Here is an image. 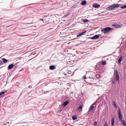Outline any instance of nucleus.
Returning a JSON list of instances; mask_svg holds the SVG:
<instances>
[{
    "label": "nucleus",
    "instance_id": "f257e3e1",
    "mask_svg": "<svg viewBox=\"0 0 126 126\" xmlns=\"http://www.w3.org/2000/svg\"><path fill=\"white\" fill-rule=\"evenodd\" d=\"M120 6L119 4H116L112 5L107 7V9L111 11L115 8H118Z\"/></svg>",
    "mask_w": 126,
    "mask_h": 126
},
{
    "label": "nucleus",
    "instance_id": "f03ea898",
    "mask_svg": "<svg viewBox=\"0 0 126 126\" xmlns=\"http://www.w3.org/2000/svg\"><path fill=\"white\" fill-rule=\"evenodd\" d=\"M113 29L110 27H107L102 29L101 31L103 33H107L108 32L110 31L111 30H112Z\"/></svg>",
    "mask_w": 126,
    "mask_h": 126
},
{
    "label": "nucleus",
    "instance_id": "7ed1b4c3",
    "mask_svg": "<svg viewBox=\"0 0 126 126\" xmlns=\"http://www.w3.org/2000/svg\"><path fill=\"white\" fill-rule=\"evenodd\" d=\"M102 36L101 35L99 34L95 35L92 37H90L89 38L92 39H97L98 38H101Z\"/></svg>",
    "mask_w": 126,
    "mask_h": 126
},
{
    "label": "nucleus",
    "instance_id": "20e7f679",
    "mask_svg": "<svg viewBox=\"0 0 126 126\" xmlns=\"http://www.w3.org/2000/svg\"><path fill=\"white\" fill-rule=\"evenodd\" d=\"M118 117L119 120L122 121V115L121 114V112L120 109L119 108L118 109Z\"/></svg>",
    "mask_w": 126,
    "mask_h": 126
},
{
    "label": "nucleus",
    "instance_id": "39448f33",
    "mask_svg": "<svg viewBox=\"0 0 126 126\" xmlns=\"http://www.w3.org/2000/svg\"><path fill=\"white\" fill-rule=\"evenodd\" d=\"M95 109V107L94 106H91L89 109V111L93 112L94 110Z\"/></svg>",
    "mask_w": 126,
    "mask_h": 126
},
{
    "label": "nucleus",
    "instance_id": "423d86ee",
    "mask_svg": "<svg viewBox=\"0 0 126 126\" xmlns=\"http://www.w3.org/2000/svg\"><path fill=\"white\" fill-rule=\"evenodd\" d=\"M86 32V31L84 30L81 32L79 33V34L77 35V36L78 37L79 36L81 35H83Z\"/></svg>",
    "mask_w": 126,
    "mask_h": 126
},
{
    "label": "nucleus",
    "instance_id": "0eeeda50",
    "mask_svg": "<svg viewBox=\"0 0 126 126\" xmlns=\"http://www.w3.org/2000/svg\"><path fill=\"white\" fill-rule=\"evenodd\" d=\"M115 76V79L116 81H118V83L119 82V75L116 76Z\"/></svg>",
    "mask_w": 126,
    "mask_h": 126
},
{
    "label": "nucleus",
    "instance_id": "6e6552de",
    "mask_svg": "<svg viewBox=\"0 0 126 126\" xmlns=\"http://www.w3.org/2000/svg\"><path fill=\"white\" fill-rule=\"evenodd\" d=\"M100 6V5L97 4L95 3L93 5V7L95 8H98Z\"/></svg>",
    "mask_w": 126,
    "mask_h": 126
},
{
    "label": "nucleus",
    "instance_id": "1a4fd4ad",
    "mask_svg": "<svg viewBox=\"0 0 126 126\" xmlns=\"http://www.w3.org/2000/svg\"><path fill=\"white\" fill-rule=\"evenodd\" d=\"M114 75L115 76L119 75L118 71L117 70H114Z\"/></svg>",
    "mask_w": 126,
    "mask_h": 126
},
{
    "label": "nucleus",
    "instance_id": "9d476101",
    "mask_svg": "<svg viewBox=\"0 0 126 126\" xmlns=\"http://www.w3.org/2000/svg\"><path fill=\"white\" fill-rule=\"evenodd\" d=\"M115 123L114 118H113L111 119V126H114Z\"/></svg>",
    "mask_w": 126,
    "mask_h": 126
},
{
    "label": "nucleus",
    "instance_id": "9b49d317",
    "mask_svg": "<svg viewBox=\"0 0 126 126\" xmlns=\"http://www.w3.org/2000/svg\"><path fill=\"white\" fill-rule=\"evenodd\" d=\"M14 65L12 64H10L8 67V69L9 70L11 69L13 67Z\"/></svg>",
    "mask_w": 126,
    "mask_h": 126
},
{
    "label": "nucleus",
    "instance_id": "f8f14e48",
    "mask_svg": "<svg viewBox=\"0 0 126 126\" xmlns=\"http://www.w3.org/2000/svg\"><path fill=\"white\" fill-rule=\"evenodd\" d=\"M7 91V90L4 91L3 92H1V93H0V97H1L5 93L6 91Z\"/></svg>",
    "mask_w": 126,
    "mask_h": 126
},
{
    "label": "nucleus",
    "instance_id": "ddd939ff",
    "mask_svg": "<svg viewBox=\"0 0 126 126\" xmlns=\"http://www.w3.org/2000/svg\"><path fill=\"white\" fill-rule=\"evenodd\" d=\"M68 101H65L63 103V105L64 107L66 106L68 103Z\"/></svg>",
    "mask_w": 126,
    "mask_h": 126
},
{
    "label": "nucleus",
    "instance_id": "4468645a",
    "mask_svg": "<svg viewBox=\"0 0 126 126\" xmlns=\"http://www.w3.org/2000/svg\"><path fill=\"white\" fill-rule=\"evenodd\" d=\"M112 104L116 108H117V106L116 104V102H115L113 101L112 102Z\"/></svg>",
    "mask_w": 126,
    "mask_h": 126
},
{
    "label": "nucleus",
    "instance_id": "2eb2a0df",
    "mask_svg": "<svg viewBox=\"0 0 126 126\" xmlns=\"http://www.w3.org/2000/svg\"><path fill=\"white\" fill-rule=\"evenodd\" d=\"M81 4L82 5H84L86 3V1L85 0H84L81 2Z\"/></svg>",
    "mask_w": 126,
    "mask_h": 126
},
{
    "label": "nucleus",
    "instance_id": "dca6fc26",
    "mask_svg": "<svg viewBox=\"0 0 126 126\" xmlns=\"http://www.w3.org/2000/svg\"><path fill=\"white\" fill-rule=\"evenodd\" d=\"M55 66L53 65H51L49 67V69L52 70H53L55 68Z\"/></svg>",
    "mask_w": 126,
    "mask_h": 126
},
{
    "label": "nucleus",
    "instance_id": "f3484780",
    "mask_svg": "<svg viewBox=\"0 0 126 126\" xmlns=\"http://www.w3.org/2000/svg\"><path fill=\"white\" fill-rule=\"evenodd\" d=\"M123 58L122 57H120L118 60V62L119 63H120L121 61H122Z\"/></svg>",
    "mask_w": 126,
    "mask_h": 126
},
{
    "label": "nucleus",
    "instance_id": "a211bd4d",
    "mask_svg": "<svg viewBox=\"0 0 126 126\" xmlns=\"http://www.w3.org/2000/svg\"><path fill=\"white\" fill-rule=\"evenodd\" d=\"M2 60L3 61V63H7L8 61L7 60L4 58H2Z\"/></svg>",
    "mask_w": 126,
    "mask_h": 126
},
{
    "label": "nucleus",
    "instance_id": "6ab92c4d",
    "mask_svg": "<svg viewBox=\"0 0 126 126\" xmlns=\"http://www.w3.org/2000/svg\"><path fill=\"white\" fill-rule=\"evenodd\" d=\"M82 21H83V22L84 23H86L87 22H88V20L87 19H82Z\"/></svg>",
    "mask_w": 126,
    "mask_h": 126
},
{
    "label": "nucleus",
    "instance_id": "aec40b11",
    "mask_svg": "<svg viewBox=\"0 0 126 126\" xmlns=\"http://www.w3.org/2000/svg\"><path fill=\"white\" fill-rule=\"evenodd\" d=\"M122 121V124L124 126H126V123L124 120Z\"/></svg>",
    "mask_w": 126,
    "mask_h": 126
},
{
    "label": "nucleus",
    "instance_id": "412c9836",
    "mask_svg": "<svg viewBox=\"0 0 126 126\" xmlns=\"http://www.w3.org/2000/svg\"><path fill=\"white\" fill-rule=\"evenodd\" d=\"M72 118L73 120H75L77 118V117L75 116H72Z\"/></svg>",
    "mask_w": 126,
    "mask_h": 126
},
{
    "label": "nucleus",
    "instance_id": "4be33fe9",
    "mask_svg": "<svg viewBox=\"0 0 126 126\" xmlns=\"http://www.w3.org/2000/svg\"><path fill=\"white\" fill-rule=\"evenodd\" d=\"M82 105L80 106L79 107L78 109V110H81L82 109Z\"/></svg>",
    "mask_w": 126,
    "mask_h": 126
},
{
    "label": "nucleus",
    "instance_id": "5701e85b",
    "mask_svg": "<svg viewBox=\"0 0 126 126\" xmlns=\"http://www.w3.org/2000/svg\"><path fill=\"white\" fill-rule=\"evenodd\" d=\"M106 64V62L105 61H103L102 63V64L103 65H105Z\"/></svg>",
    "mask_w": 126,
    "mask_h": 126
},
{
    "label": "nucleus",
    "instance_id": "b1692460",
    "mask_svg": "<svg viewBox=\"0 0 126 126\" xmlns=\"http://www.w3.org/2000/svg\"><path fill=\"white\" fill-rule=\"evenodd\" d=\"M120 8L122 9L126 8V5H125L123 6H122L120 7Z\"/></svg>",
    "mask_w": 126,
    "mask_h": 126
},
{
    "label": "nucleus",
    "instance_id": "393cba45",
    "mask_svg": "<svg viewBox=\"0 0 126 126\" xmlns=\"http://www.w3.org/2000/svg\"><path fill=\"white\" fill-rule=\"evenodd\" d=\"M119 26V25H117L115 24H113L112 25V26L114 27H117Z\"/></svg>",
    "mask_w": 126,
    "mask_h": 126
},
{
    "label": "nucleus",
    "instance_id": "a878e982",
    "mask_svg": "<svg viewBox=\"0 0 126 126\" xmlns=\"http://www.w3.org/2000/svg\"><path fill=\"white\" fill-rule=\"evenodd\" d=\"M94 126H96L97 124V122L96 121H94Z\"/></svg>",
    "mask_w": 126,
    "mask_h": 126
},
{
    "label": "nucleus",
    "instance_id": "bb28decb",
    "mask_svg": "<svg viewBox=\"0 0 126 126\" xmlns=\"http://www.w3.org/2000/svg\"><path fill=\"white\" fill-rule=\"evenodd\" d=\"M108 126V125L107 123V121H106L105 124L104 125V126Z\"/></svg>",
    "mask_w": 126,
    "mask_h": 126
},
{
    "label": "nucleus",
    "instance_id": "cd10ccee",
    "mask_svg": "<svg viewBox=\"0 0 126 126\" xmlns=\"http://www.w3.org/2000/svg\"><path fill=\"white\" fill-rule=\"evenodd\" d=\"M43 22L44 23L45 22V23H46L47 22L46 20L45 19H44L43 20Z\"/></svg>",
    "mask_w": 126,
    "mask_h": 126
},
{
    "label": "nucleus",
    "instance_id": "c85d7f7f",
    "mask_svg": "<svg viewBox=\"0 0 126 126\" xmlns=\"http://www.w3.org/2000/svg\"><path fill=\"white\" fill-rule=\"evenodd\" d=\"M68 15H69L68 14H67L66 15H65L63 17H67V16H68Z\"/></svg>",
    "mask_w": 126,
    "mask_h": 126
},
{
    "label": "nucleus",
    "instance_id": "c756f323",
    "mask_svg": "<svg viewBox=\"0 0 126 126\" xmlns=\"http://www.w3.org/2000/svg\"><path fill=\"white\" fill-rule=\"evenodd\" d=\"M2 63V62L1 61H0V65H1Z\"/></svg>",
    "mask_w": 126,
    "mask_h": 126
},
{
    "label": "nucleus",
    "instance_id": "7c9ffc66",
    "mask_svg": "<svg viewBox=\"0 0 126 126\" xmlns=\"http://www.w3.org/2000/svg\"><path fill=\"white\" fill-rule=\"evenodd\" d=\"M83 78L84 79H86V78L85 76L84 77H83Z\"/></svg>",
    "mask_w": 126,
    "mask_h": 126
},
{
    "label": "nucleus",
    "instance_id": "2f4dec72",
    "mask_svg": "<svg viewBox=\"0 0 126 126\" xmlns=\"http://www.w3.org/2000/svg\"><path fill=\"white\" fill-rule=\"evenodd\" d=\"M112 83L113 84H115V82L114 81H112Z\"/></svg>",
    "mask_w": 126,
    "mask_h": 126
},
{
    "label": "nucleus",
    "instance_id": "473e14b6",
    "mask_svg": "<svg viewBox=\"0 0 126 126\" xmlns=\"http://www.w3.org/2000/svg\"><path fill=\"white\" fill-rule=\"evenodd\" d=\"M95 102L94 103H93L92 105V106H94V105L95 104Z\"/></svg>",
    "mask_w": 126,
    "mask_h": 126
},
{
    "label": "nucleus",
    "instance_id": "72a5a7b5",
    "mask_svg": "<svg viewBox=\"0 0 126 126\" xmlns=\"http://www.w3.org/2000/svg\"><path fill=\"white\" fill-rule=\"evenodd\" d=\"M40 20H41V21H43V20L44 19H40Z\"/></svg>",
    "mask_w": 126,
    "mask_h": 126
},
{
    "label": "nucleus",
    "instance_id": "f704fd0d",
    "mask_svg": "<svg viewBox=\"0 0 126 126\" xmlns=\"http://www.w3.org/2000/svg\"><path fill=\"white\" fill-rule=\"evenodd\" d=\"M29 88H31V86H29Z\"/></svg>",
    "mask_w": 126,
    "mask_h": 126
},
{
    "label": "nucleus",
    "instance_id": "c9c22d12",
    "mask_svg": "<svg viewBox=\"0 0 126 126\" xmlns=\"http://www.w3.org/2000/svg\"><path fill=\"white\" fill-rule=\"evenodd\" d=\"M119 27H120V26H119Z\"/></svg>",
    "mask_w": 126,
    "mask_h": 126
}]
</instances>
